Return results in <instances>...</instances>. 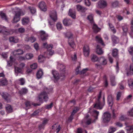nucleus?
I'll return each instance as SVG.
<instances>
[{"label":"nucleus","mask_w":133,"mask_h":133,"mask_svg":"<svg viewBox=\"0 0 133 133\" xmlns=\"http://www.w3.org/2000/svg\"><path fill=\"white\" fill-rule=\"evenodd\" d=\"M50 17L53 20V22H49V24L50 25H51L54 24L55 22L57 20V16L56 12L55 10H53L51 11L49 14Z\"/></svg>","instance_id":"4"},{"label":"nucleus","mask_w":133,"mask_h":133,"mask_svg":"<svg viewBox=\"0 0 133 133\" xmlns=\"http://www.w3.org/2000/svg\"><path fill=\"white\" fill-rule=\"evenodd\" d=\"M110 80L111 85L113 86H115L116 85V82L115 81V77L114 75H112L110 76Z\"/></svg>","instance_id":"22"},{"label":"nucleus","mask_w":133,"mask_h":133,"mask_svg":"<svg viewBox=\"0 0 133 133\" xmlns=\"http://www.w3.org/2000/svg\"><path fill=\"white\" fill-rule=\"evenodd\" d=\"M7 84L8 81L5 78L1 79L0 81V84L1 85H6Z\"/></svg>","instance_id":"31"},{"label":"nucleus","mask_w":133,"mask_h":133,"mask_svg":"<svg viewBox=\"0 0 133 133\" xmlns=\"http://www.w3.org/2000/svg\"><path fill=\"white\" fill-rule=\"evenodd\" d=\"M22 21V24L23 25H25L28 23L29 20V18L26 17L23 18Z\"/></svg>","instance_id":"29"},{"label":"nucleus","mask_w":133,"mask_h":133,"mask_svg":"<svg viewBox=\"0 0 133 133\" xmlns=\"http://www.w3.org/2000/svg\"><path fill=\"white\" fill-rule=\"evenodd\" d=\"M87 18L90 21V22L91 24H93L94 23V22L93 20V15L92 14H90L88 15V16Z\"/></svg>","instance_id":"33"},{"label":"nucleus","mask_w":133,"mask_h":133,"mask_svg":"<svg viewBox=\"0 0 133 133\" xmlns=\"http://www.w3.org/2000/svg\"><path fill=\"white\" fill-rule=\"evenodd\" d=\"M118 2L117 1H115L112 4V6L114 8L117 7L118 6Z\"/></svg>","instance_id":"51"},{"label":"nucleus","mask_w":133,"mask_h":133,"mask_svg":"<svg viewBox=\"0 0 133 133\" xmlns=\"http://www.w3.org/2000/svg\"><path fill=\"white\" fill-rule=\"evenodd\" d=\"M117 18L119 21H120L123 19V17L119 15H117Z\"/></svg>","instance_id":"64"},{"label":"nucleus","mask_w":133,"mask_h":133,"mask_svg":"<svg viewBox=\"0 0 133 133\" xmlns=\"http://www.w3.org/2000/svg\"><path fill=\"white\" fill-rule=\"evenodd\" d=\"M61 129V127L60 125H59L56 129V133H58Z\"/></svg>","instance_id":"60"},{"label":"nucleus","mask_w":133,"mask_h":133,"mask_svg":"<svg viewBox=\"0 0 133 133\" xmlns=\"http://www.w3.org/2000/svg\"><path fill=\"white\" fill-rule=\"evenodd\" d=\"M95 66L98 69H100L102 68L101 65L100 64H95Z\"/></svg>","instance_id":"62"},{"label":"nucleus","mask_w":133,"mask_h":133,"mask_svg":"<svg viewBox=\"0 0 133 133\" xmlns=\"http://www.w3.org/2000/svg\"><path fill=\"white\" fill-rule=\"evenodd\" d=\"M68 14L69 16L73 18H75L76 12L74 10H72L71 9H70Z\"/></svg>","instance_id":"18"},{"label":"nucleus","mask_w":133,"mask_h":133,"mask_svg":"<svg viewBox=\"0 0 133 133\" xmlns=\"http://www.w3.org/2000/svg\"><path fill=\"white\" fill-rule=\"evenodd\" d=\"M121 95V93L120 92H118L117 95V100L118 101L119 100Z\"/></svg>","instance_id":"56"},{"label":"nucleus","mask_w":133,"mask_h":133,"mask_svg":"<svg viewBox=\"0 0 133 133\" xmlns=\"http://www.w3.org/2000/svg\"><path fill=\"white\" fill-rule=\"evenodd\" d=\"M41 38L42 41H45L47 39L48 35L43 31H42L40 32Z\"/></svg>","instance_id":"12"},{"label":"nucleus","mask_w":133,"mask_h":133,"mask_svg":"<svg viewBox=\"0 0 133 133\" xmlns=\"http://www.w3.org/2000/svg\"><path fill=\"white\" fill-rule=\"evenodd\" d=\"M6 111L8 113H9L12 112L13 109L11 105L9 104H7L6 107Z\"/></svg>","instance_id":"24"},{"label":"nucleus","mask_w":133,"mask_h":133,"mask_svg":"<svg viewBox=\"0 0 133 133\" xmlns=\"http://www.w3.org/2000/svg\"><path fill=\"white\" fill-rule=\"evenodd\" d=\"M95 39L96 41L98 42L101 44L102 45H104V43L103 42L102 38L100 36H97L96 37Z\"/></svg>","instance_id":"28"},{"label":"nucleus","mask_w":133,"mask_h":133,"mask_svg":"<svg viewBox=\"0 0 133 133\" xmlns=\"http://www.w3.org/2000/svg\"><path fill=\"white\" fill-rule=\"evenodd\" d=\"M56 27L58 30H60L62 28L61 24L60 23H58L56 24Z\"/></svg>","instance_id":"49"},{"label":"nucleus","mask_w":133,"mask_h":133,"mask_svg":"<svg viewBox=\"0 0 133 133\" xmlns=\"http://www.w3.org/2000/svg\"><path fill=\"white\" fill-rule=\"evenodd\" d=\"M14 31L13 29H6L5 30H2L0 28V32H2L4 35H8L12 34Z\"/></svg>","instance_id":"9"},{"label":"nucleus","mask_w":133,"mask_h":133,"mask_svg":"<svg viewBox=\"0 0 133 133\" xmlns=\"http://www.w3.org/2000/svg\"><path fill=\"white\" fill-rule=\"evenodd\" d=\"M13 58L12 56L10 57V60L8 62V65L9 66H11L13 62Z\"/></svg>","instance_id":"41"},{"label":"nucleus","mask_w":133,"mask_h":133,"mask_svg":"<svg viewBox=\"0 0 133 133\" xmlns=\"http://www.w3.org/2000/svg\"><path fill=\"white\" fill-rule=\"evenodd\" d=\"M98 57L96 55H93L91 56V60L92 62H95L98 61Z\"/></svg>","instance_id":"35"},{"label":"nucleus","mask_w":133,"mask_h":133,"mask_svg":"<svg viewBox=\"0 0 133 133\" xmlns=\"http://www.w3.org/2000/svg\"><path fill=\"white\" fill-rule=\"evenodd\" d=\"M37 66V65L36 63H34L30 65V68L32 69H34L36 68Z\"/></svg>","instance_id":"50"},{"label":"nucleus","mask_w":133,"mask_h":133,"mask_svg":"<svg viewBox=\"0 0 133 133\" xmlns=\"http://www.w3.org/2000/svg\"><path fill=\"white\" fill-rule=\"evenodd\" d=\"M3 98L8 102H10L11 99L10 95L7 93L3 92L2 95Z\"/></svg>","instance_id":"13"},{"label":"nucleus","mask_w":133,"mask_h":133,"mask_svg":"<svg viewBox=\"0 0 133 133\" xmlns=\"http://www.w3.org/2000/svg\"><path fill=\"white\" fill-rule=\"evenodd\" d=\"M102 118L103 121L104 123H108L111 119V115L108 112H105L103 114Z\"/></svg>","instance_id":"5"},{"label":"nucleus","mask_w":133,"mask_h":133,"mask_svg":"<svg viewBox=\"0 0 133 133\" xmlns=\"http://www.w3.org/2000/svg\"><path fill=\"white\" fill-rule=\"evenodd\" d=\"M96 52L98 55H100L103 53V52L102 48H100V46L98 45H97L96 47Z\"/></svg>","instance_id":"25"},{"label":"nucleus","mask_w":133,"mask_h":133,"mask_svg":"<svg viewBox=\"0 0 133 133\" xmlns=\"http://www.w3.org/2000/svg\"><path fill=\"white\" fill-rule=\"evenodd\" d=\"M85 2L86 5L89 6L90 5V2L89 0H85Z\"/></svg>","instance_id":"57"},{"label":"nucleus","mask_w":133,"mask_h":133,"mask_svg":"<svg viewBox=\"0 0 133 133\" xmlns=\"http://www.w3.org/2000/svg\"><path fill=\"white\" fill-rule=\"evenodd\" d=\"M38 7L42 11L45 12L47 10L46 4L43 1H41L39 3Z\"/></svg>","instance_id":"7"},{"label":"nucleus","mask_w":133,"mask_h":133,"mask_svg":"<svg viewBox=\"0 0 133 133\" xmlns=\"http://www.w3.org/2000/svg\"><path fill=\"white\" fill-rule=\"evenodd\" d=\"M72 21L70 19L65 18L63 21V23L65 26L70 25L72 23Z\"/></svg>","instance_id":"16"},{"label":"nucleus","mask_w":133,"mask_h":133,"mask_svg":"<svg viewBox=\"0 0 133 133\" xmlns=\"http://www.w3.org/2000/svg\"><path fill=\"white\" fill-rule=\"evenodd\" d=\"M99 114V112L96 110H94L93 111V116L95 118V119H98V117Z\"/></svg>","instance_id":"34"},{"label":"nucleus","mask_w":133,"mask_h":133,"mask_svg":"<svg viewBox=\"0 0 133 133\" xmlns=\"http://www.w3.org/2000/svg\"><path fill=\"white\" fill-rule=\"evenodd\" d=\"M21 15V13L19 11L16 14L13 19V21L14 22L16 23L19 21V17Z\"/></svg>","instance_id":"14"},{"label":"nucleus","mask_w":133,"mask_h":133,"mask_svg":"<svg viewBox=\"0 0 133 133\" xmlns=\"http://www.w3.org/2000/svg\"><path fill=\"white\" fill-rule=\"evenodd\" d=\"M93 24L92 28L94 32H97L99 31V28L98 27L97 25L95 24L94 22L93 24Z\"/></svg>","instance_id":"26"},{"label":"nucleus","mask_w":133,"mask_h":133,"mask_svg":"<svg viewBox=\"0 0 133 133\" xmlns=\"http://www.w3.org/2000/svg\"><path fill=\"white\" fill-rule=\"evenodd\" d=\"M33 55L32 54H27L26 55L25 58L26 59H31L33 57Z\"/></svg>","instance_id":"48"},{"label":"nucleus","mask_w":133,"mask_h":133,"mask_svg":"<svg viewBox=\"0 0 133 133\" xmlns=\"http://www.w3.org/2000/svg\"><path fill=\"white\" fill-rule=\"evenodd\" d=\"M102 94L101 91H100L97 96V98L96 99L95 103L94 104V107L97 109L101 110L102 109L105 104V98L104 95L103 96V101H101V98Z\"/></svg>","instance_id":"2"},{"label":"nucleus","mask_w":133,"mask_h":133,"mask_svg":"<svg viewBox=\"0 0 133 133\" xmlns=\"http://www.w3.org/2000/svg\"><path fill=\"white\" fill-rule=\"evenodd\" d=\"M25 40L28 42H30L31 43H33L35 41L36 38L34 36H32L30 37H28L26 38Z\"/></svg>","instance_id":"30"},{"label":"nucleus","mask_w":133,"mask_h":133,"mask_svg":"<svg viewBox=\"0 0 133 133\" xmlns=\"http://www.w3.org/2000/svg\"><path fill=\"white\" fill-rule=\"evenodd\" d=\"M111 38L112 41L114 43L117 44L119 42V39L116 36L113 35L111 36Z\"/></svg>","instance_id":"20"},{"label":"nucleus","mask_w":133,"mask_h":133,"mask_svg":"<svg viewBox=\"0 0 133 133\" xmlns=\"http://www.w3.org/2000/svg\"><path fill=\"white\" fill-rule=\"evenodd\" d=\"M18 31L20 33H23L25 31L24 28H21L18 29Z\"/></svg>","instance_id":"54"},{"label":"nucleus","mask_w":133,"mask_h":133,"mask_svg":"<svg viewBox=\"0 0 133 133\" xmlns=\"http://www.w3.org/2000/svg\"><path fill=\"white\" fill-rule=\"evenodd\" d=\"M28 8L32 14H34L36 12V9L35 8L29 6Z\"/></svg>","instance_id":"40"},{"label":"nucleus","mask_w":133,"mask_h":133,"mask_svg":"<svg viewBox=\"0 0 133 133\" xmlns=\"http://www.w3.org/2000/svg\"><path fill=\"white\" fill-rule=\"evenodd\" d=\"M49 120L48 119H45L43 121L42 124L39 125L38 129L39 130L44 129L45 125L47 123Z\"/></svg>","instance_id":"15"},{"label":"nucleus","mask_w":133,"mask_h":133,"mask_svg":"<svg viewBox=\"0 0 133 133\" xmlns=\"http://www.w3.org/2000/svg\"><path fill=\"white\" fill-rule=\"evenodd\" d=\"M114 98L111 94L108 95L107 97V102L110 106L112 107L114 104Z\"/></svg>","instance_id":"10"},{"label":"nucleus","mask_w":133,"mask_h":133,"mask_svg":"<svg viewBox=\"0 0 133 133\" xmlns=\"http://www.w3.org/2000/svg\"><path fill=\"white\" fill-rule=\"evenodd\" d=\"M88 70V69L87 68L84 69L80 71V74H84L86 73Z\"/></svg>","instance_id":"53"},{"label":"nucleus","mask_w":133,"mask_h":133,"mask_svg":"<svg viewBox=\"0 0 133 133\" xmlns=\"http://www.w3.org/2000/svg\"><path fill=\"white\" fill-rule=\"evenodd\" d=\"M0 15L2 18L3 19L5 20L6 21H7V20L6 16L5 13L1 12Z\"/></svg>","instance_id":"44"},{"label":"nucleus","mask_w":133,"mask_h":133,"mask_svg":"<svg viewBox=\"0 0 133 133\" xmlns=\"http://www.w3.org/2000/svg\"><path fill=\"white\" fill-rule=\"evenodd\" d=\"M126 130L127 133H132L133 132V125L127 126Z\"/></svg>","instance_id":"27"},{"label":"nucleus","mask_w":133,"mask_h":133,"mask_svg":"<svg viewBox=\"0 0 133 133\" xmlns=\"http://www.w3.org/2000/svg\"><path fill=\"white\" fill-rule=\"evenodd\" d=\"M112 117L113 118L115 119L116 118V114H115V111L114 110H113L112 111Z\"/></svg>","instance_id":"63"},{"label":"nucleus","mask_w":133,"mask_h":133,"mask_svg":"<svg viewBox=\"0 0 133 133\" xmlns=\"http://www.w3.org/2000/svg\"><path fill=\"white\" fill-rule=\"evenodd\" d=\"M53 106V103H51L50 104H47L45 105V107L46 109H51Z\"/></svg>","instance_id":"46"},{"label":"nucleus","mask_w":133,"mask_h":133,"mask_svg":"<svg viewBox=\"0 0 133 133\" xmlns=\"http://www.w3.org/2000/svg\"><path fill=\"white\" fill-rule=\"evenodd\" d=\"M9 41L11 43H16L18 41V39L16 37L14 36H11L9 38Z\"/></svg>","instance_id":"21"},{"label":"nucleus","mask_w":133,"mask_h":133,"mask_svg":"<svg viewBox=\"0 0 133 133\" xmlns=\"http://www.w3.org/2000/svg\"><path fill=\"white\" fill-rule=\"evenodd\" d=\"M122 29L124 32H126L128 30L126 26H124L122 27Z\"/></svg>","instance_id":"61"},{"label":"nucleus","mask_w":133,"mask_h":133,"mask_svg":"<svg viewBox=\"0 0 133 133\" xmlns=\"http://www.w3.org/2000/svg\"><path fill=\"white\" fill-rule=\"evenodd\" d=\"M19 81L20 82V84L21 85H23L24 83L25 82L24 79L23 78H21L19 79Z\"/></svg>","instance_id":"52"},{"label":"nucleus","mask_w":133,"mask_h":133,"mask_svg":"<svg viewBox=\"0 0 133 133\" xmlns=\"http://www.w3.org/2000/svg\"><path fill=\"white\" fill-rule=\"evenodd\" d=\"M116 130V128L110 127L109 128L108 132L109 133H113Z\"/></svg>","instance_id":"43"},{"label":"nucleus","mask_w":133,"mask_h":133,"mask_svg":"<svg viewBox=\"0 0 133 133\" xmlns=\"http://www.w3.org/2000/svg\"><path fill=\"white\" fill-rule=\"evenodd\" d=\"M118 50L116 49H114L112 51V56L114 57H118Z\"/></svg>","instance_id":"32"},{"label":"nucleus","mask_w":133,"mask_h":133,"mask_svg":"<svg viewBox=\"0 0 133 133\" xmlns=\"http://www.w3.org/2000/svg\"><path fill=\"white\" fill-rule=\"evenodd\" d=\"M15 72L16 73H21L22 72V70L21 68L18 67H15Z\"/></svg>","instance_id":"47"},{"label":"nucleus","mask_w":133,"mask_h":133,"mask_svg":"<svg viewBox=\"0 0 133 133\" xmlns=\"http://www.w3.org/2000/svg\"><path fill=\"white\" fill-rule=\"evenodd\" d=\"M65 36L69 39L72 38L73 36L72 34L70 32H68L65 34Z\"/></svg>","instance_id":"38"},{"label":"nucleus","mask_w":133,"mask_h":133,"mask_svg":"<svg viewBox=\"0 0 133 133\" xmlns=\"http://www.w3.org/2000/svg\"><path fill=\"white\" fill-rule=\"evenodd\" d=\"M128 113L129 116L133 117V108L128 111Z\"/></svg>","instance_id":"55"},{"label":"nucleus","mask_w":133,"mask_h":133,"mask_svg":"<svg viewBox=\"0 0 133 133\" xmlns=\"http://www.w3.org/2000/svg\"><path fill=\"white\" fill-rule=\"evenodd\" d=\"M128 51L130 54L133 55V46H131L128 48Z\"/></svg>","instance_id":"45"},{"label":"nucleus","mask_w":133,"mask_h":133,"mask_svg":"<svg viewBox=\"0 0 133 133\" xmlns=\"http://www.w3.org/2000/svg\"><path fill=\"white\" fill-rule=\"evenodd\" d=\"M57 67L62 72V73H61V76H60L59 75L57 72L56 71H52V74L53 76V77L54 78V82H57L59 78H61L62 79L64 78L65 77V66L63 64L58 63Z\"/></svg>","instance_id":"1"},{"label":"nucleus","mask_w":133,"mask_h":133,"mask_svg":"<svg viewBox=\"0 0 133 133\" xmlns=\"http://www.w3.org/2000/svg\"><path fill=\"white\" fill-rule=\"evenodd\" d=\"M76 7L77 10L81 12H84L87 10L85 8L82 6L80 5H77Z\"/></svg>","instance_id":"17"},{"label":"nucleus","mask_w":133,"mask_h":133,"mask_svg":"<svg viewBox=\"0 0 133 133\" xmlns=\"http://www.w3.org/2000/svg\"><path fill=\"white\" fill-rule=\"evenodd\" d=\"M83 53L84 56L88 57L89 56L90 52L89 46L88 45H85L83 48Z\"/></svg>","instance_id":"8"},{"label":"nucleus","mask_w":133,"mask_h":133,"mask_svg":"<svg viewBox=\"0 0 133 133\" xmlns=\"http://www.w3.org/2000/svg\"><path fill=\"white\" fill-rule=\"evenodd\" d=\"M99 7L100 8H103L106 7L107 5V2L104 0H100L98 3Z\"/></svg>","instance_id":"11"},{"label":"nucleus","mask_w":133,"mask_h":133,"mask_svg":"<svg viewBox=\"0 0 133 133\" xmlns=\"http://www.w3.org/2000/svg\"><path fill=\"white\" fill-rule=\"evenodd\" d=\"M74 116L73 115L71 114L70 116L68 117V119L66 120V122L67 123H68L71 122L72 120L74 118Z\"/></svg>","instance_id":"42"},{"label":"nucleus","mask_w":133,"mask_h":133,"mask_svg":"<svg viewBox=\"0 0 133 133\" xmlns=\"http://www.w3.org/2000/svg\"><path fill=\"white\" fill-rule=\"evenodd\" d=\"M68 44L71 48L73 49L75 48V45L73 40H71V41H70L69 40L68 41Z\"/></svg>","instance_id":"37"},{"label":"nucleus","mask_w":133,"mask_h":133,"mask_svg":"<svg viewBox=\"0 0 133 133\" xmlns=\"http://www.w3.org/2000/svg\"><path fill=\"white\" fill-rule=\"evenodd\" d=\"M43 74V72L41 69H39L37 71L36 74L37 78L38 79H39L42 78Z\"/></svg>","instance_id":"19"},{"label":"nucleus","mask_w":133,"mask_h":133,"mask_svg":"<svg viewBox=\"0 0 133 133\" xmlns=\"http://www.w3.org/2000/svg\"><path fill=\"white\" fill-rule=\"evenodd\" d=\"M28 92V90L26 88H22L19 92V93L21 95L26 94Z\"/></svg>","instance_id":"36"},{"label":"nucleus","mask_w":133,"mask_h":133,"mask_svg":"<svg viewBox=\"0 0 133 133\" xmlns=\"http://www.w3.org/2000/svg\"><path fill=\"white\" fill-rule=\"evenodd\" d=\"M80 67L79 66H78L76 69V74H80V71H79V69L80 68Z\"/></svg>","instance_id":"58"},{"label":"nucleus","mask_w":133,"mask_h":133,"mask_svg":"<svg viewBox=\"0 0 133 133\" xmlns=\"http://www.w3.org/2000/svg\"><path fill=\"white\" fill-rule=\"evenodd\" d=\"M23 51L21 49H19L16 50H15L13 52V54L14 55H22L23 53Z\"/></svg>","instance_id":"23"},{"label":"nucleus","mask_w":133,"mask_h":133,"mask_svg":"<svg viewBox=\"0 0 133 133\" xmlns=\"http://www.w3.org/2000/svg\"><path fill=\"white\" fill-rule=\"evenodd\" d=\"M79 110V109L78 107H75L72 111L71 112V114L74 116L75 114Z\"/></svg>","instance_id":"39"},{"label":"nucleus","mask_w":133,"mask_h":133,"mask_svg":"<svg viewBox=\"0 0 133 133\" xmlns=\"http://www.w3.org/2000/svg\"><path fill=\"white\" fill-rule=\"evenodd\" d=\"M43 46L47 49V50L49 52V54L50 55H53L54 51L51 50L53 46L52 44L48 45L47 43H43Z\"/></svg>","instance_id":"6"},{"label":"nucleus","mask_w":133,"mask_h":133,"mask_svg":"<svg viewBox=\"0 0 133 133\" xmlns=\"http://www.w3.org/2000/svg\"><path fill=\"white\" fill-rule=\"evenodd\" d=\"M34 47L37 50L39 49V45L37 43H35L34 44Z\"/></svg>","instance_id":"59"},{"label":"nucleus","mask_w":133,"mask_h":133,"mask_svg":"<svg viewBox=\"0 0 133 133\" xmlns=\"http://www.w3.org/2000/svg\"><path fill=\"white\" fill-rule=\"evenodd\" d=\"M47 93L45 91H43L38 96V99L39 101L41 102H42L43 100L45 102H46L48 99V96Z\"/></svg>","instance_id":"3"}]
</instances>
